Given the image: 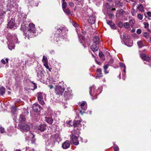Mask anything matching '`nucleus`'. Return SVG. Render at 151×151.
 <instances>
[{
    "mask_svg": "<svg viewBox=\"0 0 151 151\" xmlns=\"http://www.w3.org/2000/svg\"><path fill=\"white\" fill-rule=\"evenodd\" d=\"M55 28L56 32L53 37L54 41L58 42L65 39L66 36L65 26L58 25L55 27Z\"/></svg>",
    "mask_w": 151,
    "mask_h": 151,
    "instance_id": "f257e3e1",
    "label": "nucleus"
},
{
    "mask_svg": "<svg viewBox=\"0 0 151 151\" xmlns=\"http://www.w3.org/2000/svg\"><path fill=\"white\" fill-rule=\"evenodd\" d=\"M80 134V129L79 128H77L76 129H74L71 132V134L70 135V138L73 144L75 145H77L79 144V142L77 136L79 135Z\"/></svg>",
    "mask_w": 151,
    "mask_h": 151,
    "instance_id": "f03ea898",
    "label": "nucleus"
},
{
    "mask_svg": "<svg viewBox=\"0 0 151 151\" xmlns=\"http://www.w3.org/2000/svg\"><path fill=\"white\" fill-rule=\"evenodd\" d=\"M19 42L16 35H12L9 43H7L9 49L12 50V49H14L15 47L14 44L15 43H19Z\"/></svg>",
    "mask_w": 151,
    "mask_h": 151,
    "instance_id": "7ed1b4c3",
    "label": "nucleus"
},
{
    "mask_svg": "<svg viewBox=\"0 0 151 151\" xmlns=\"http://www.w3.org/2000/svg\"><path fill=\"white\" fill-rule=\"evenodd\" d=\"M35 70L37 79L40 80L43 78L45 72L42 68L40 66H37L35 68Z\"/></svg>",
    "mask_w": 151,
    "mask_h": 151,
    "instance_id": "20e7f679",
    "label": "nucleus"
},
{
    "mask_svg": "<svg viewBox=\"0 0 151 151\" xmlns=\"http://www.w3.org/2000/svg\"><path fill=\"white\" fill-rule=\"evenodd\" d=\"M96 87L94 85L89 87V93L90 95L92 96L91 99L93 100L97 98L96 96L97 95L96 93L95 94V93L99 90H100V92L99 94L102 91V90L100 88H99L97 91H96Z\"/></svg>",
    "mask_w": 151,
    "mask_h": 151,
    "instance_id": "39448f33",
    "label": "nucleus"
},
{
    "mask_svg": "<svg viewBox=\"0 0 151 151\" xmlns=\"http://www.w3.org/2000/svg\"><path fill=\"white\" fill-rule=\"evenodd\" d=\"M36 32V29L34 24L33 23H30L25 36H27L29 37H32V35L35 33Z\"/></svg>",
    "mask_w": 151,
    "mask_h": 151,
    "instance_id": "423d86ee",
    "label": "nucleus"
},
{
    "mask_svg": "<svg viewBox=\"0 0 151 151\" xmlns=\"http://www.w3.org/2000/svg\"><path fill=\"white\" fill-rule=\"evenodd\" d=\"M65 89L64 86L59 85H56L55 87V92L56 94L59 96L62 95Z\"/></svg>",
    "mask_w": 151,
    "mask_h": 151,
    "instance_id": "0eeeda50",
    "label": "nucleus"
},
{
    "mask_svg": "<svg viewBox=\"0 0 151 151\" xmlns=\"http://www.w3.org/2000/svg\"><path fill=\"white\" fill-rule=\"evenodd\" d=\"M78 104L80 108L78 109V110L81 114L83 115L85 113L84 111H86L87 109L86 102L84 101L80 102H79Z\"/></svg>",
    "mask_w": 151,
    "mask_h": 151,
    "instance_id": "6e6552de",
    "label": "nucleus"
},
{
    "mask_svg": "<svg viewBox=\"0 0 151 151\" xmlns=\"http://www.w3.org/2000/svg\"><path fill=\"white\" fill-rule=\"evenodd\" d=\"M105 6L107 8L106 11L108 15L111 18H113L114 15L113 14V11L115 10L116 9L115 8L111 9L108 4H106Z\"/></svg>",
    "mask_w": 151,
    "mask_h": 151,
    "instance_id": "1a4fd4ad",
    "label": "nucleus"
},
{
    "mask_svg": "<svg viewBox=\"0 0 151 151\" xmlns=\"http://www.w3.org/2000/svg\"><path fill=\"white\" fill-rule=\"evenodd\" d=\"M37 98L40 103L42 105H44L45 102L43 100L44 96H45V93H43L40 92L37 93Z\"/></svg>",
    "mask_w": 151,
    "mask_h": 151,
    "instance_id": "9d476101",
    "label": "nucleus"
},
{
    "mask_svg": "<svg viewBox=\"0 0 151 151\" xmlns=\"http://www.w3.org/2000/svg\"><path fill=\"white\" fill-rule=\"evenodd\" d=\"M78 118H79L78 116L77 117H76L75 119L76 120H74V127H75L74 129H76L77 128H79L80 129V131L81 130V128L80 127L81 126V122L82 121L81 120H77V119Z\"/></svg>",
    "mask_w": 151,
    "mask_h": 151,
    "instance_id": "9b49d317",
    "label": "nucleus"
},
{
    "mask_svg": "<svg viewBox=\"0 0 151 151\" xmlns=\"http://www.w3.org/2000/svg\"><path fill=\"white\" fill-rule=\"evenodd\" d=\"M7 25L8 27L11 29H14L16 28L15 21L13 19H11L8 22Z\"/></svg>",
    "mask_w": 151,
    "mask_h": 151,
    "instance_id": "f8f14e48",
    "label": "nucleus"
},
{
    "mask_svg": "<svg viewBox=\"0 0 151 151\" xmlns=\"http://www.w3.org/2000/svg\"><path fill=\"white\" fill-rule=\"evenodd\" d=\"M19 128L21 131L22 132L28 131L30 129V127L25 123L21 124L19 126Z\"/></svg>",
    "mask_w": 151,
    "mask_h": 151,
    "instance_id": "ddd939ff",
    "label": "nucleus"
},
{
    "mask_svg": "<svg viewBox=\"0 0 151 151\" xmlns=\"http://www.w3.org/2000/svg\"><path fill=\"white\" fill-rule=\"evenodd\" d=\"M32 109L36 113L40 112L42 109L40 105L36 103L33 104Z\"/></svg>",
    "mask_w": 151,
    "mask_h": 151,
    "instance_id": "4468645a",
    "label": "nucleus"
},
{
    "mask_svg": "<svg viewBox=\"0 0 151 151\" xmlns=\"http://www.w3.org/2000/svg\"><path fill=\"white\" fill-rule=\"evenodd\" d=\"M73 96L72 91L69 88L67 89V100L71 99Z\"/></svg>",
    "mask_w": 151,
    "mask_h": 151,
    "instance_id": "2eb2a0df",
    "label": "nucleus"
},
{
    "mask_svg": "<svg viewBox=\"0 0 151 151\" xmlns=\"http://www.w3.org/2000/svg\"><path fill=\"white\" fill-rule=\"evenodd\" d=\"M88 23L91 24H93L95 23L96 21V16L94 14L90 16L88 19Z\"/></svg>",
    "mask_w": 151,
    "mask_h": 151,
    "instance_id": "dca6fc26",
    "label": "nucleus"
},
{
    "mask_svg": "<svg viewBox=\"0 0 151 151\" xmlns=\"http://www.w3.org/2000/svg\"><path fill=\"white\" fill-rule=\"evenodd\" d=\"M36 128L41 132H43L46 129V127L45 124H40L39 126H36Z\"/></svg>",
    "mask_w": 151,
    "mask_h": 151,
    "instance_id": "f3484780",
    "label": "nucleus"
},
{
    "mask_svg": "<svg viewBox=\"0 0 151 151\" xmlns=\"http://www.w3.org/2000/svg\"><path fill=\"white\" fill-rule=\"evenodd\" d=\"M121 37L124 42L125 41H127L130 39V36L124 33H123L122 36L121 35Z\"/></svg>",
    "mask_w": 151,
    "mask_h": 151,
    "instance_id": "a211bd4d",
    "label": "nucleus"
},
{
    "mask_svg": "<svg viewBox=\"0 0 151 151\" xmlns=\"http://www.w3.org/2000/svg\"><path fill=\"white\" fill-rule=\"evenodd\" d=\"M97 75L95 77L96 79L101 77L103 76L102 74L101 73V70L100 68H98L96 70Z\"/></svg>",
    "mask_w": 151,
    "mask_h": 151,
    "instance_id": "6ab92c4d",
    "label": "nucleus"
},
{
    "mask_svg": "<svg viewBox=\"0 0 151 151\" xmlns=\"http://www.w3.org/2000/svg\"><path fill=\"white\" fill-rule=\"evenodd\" d=\"M124 11L122 9L118 10L116 13V16L117 17L120 18L122 17L123 13Z\"/></svg>",
    "mask_w": 151,
    "mask_h": 151,
    "instance_id": "aec40b11",
    "label": "nucleus"
},
{
    "mask_svg": "<svg viewBox=\"0 0 151 151\" xmlns=\"http://www.w3.org/2000/svg\"><path fill=\"white\" fill-rule=\"evenodd\" d=\"M107 23L110 26L111 29H114L116 28V27L115 25L111 21L109 20L107 21Z\"/></svg>",
    "mask_w": 151,
    "mask_h": 151,
    "instance_id": "412c9836",
    "label": "nucleus"
},
{
    "mask_svg": "<svg viewBox=\"0 0 151 151\" xmlns=\"http://www.w3.org/2000/svg\"><path fill=\"white\" fill-rule=\"evenodd\" d=\"M124 43L126 45L129 47H132L133 45L132 42L130 39L127 40V41H125Z\"/></svg>",
    "mask_w": 151,
    "mask_h": 151,
    "instance_id": "4be33fe9",
    "label": "nucleus"
},
{
    "mask_svg": "<svg viewBox=\"0 0 151 151\" xmlns=\"http://www.w3.org/2000/svg\"><path fill=\"white\" fill-rule=\"evenodd\" d=\"M141 57L142 59L147 61H148L150 60V57H149L147 55L145 54H142L141 55Z\"/></svg>",
    "mask_w": 151,
    "mask_h": 151,
    "instance_id": "5701e85b",
    "label": "nucleus"
},
{
    "mask_svg": "<svg viewBox=\"0 0 151 151\" xmlns=\"http://www.w3.org/2000/svg\"><path fill=\"white\" fill-rule=\"evenodd\" d=\"M93 41L94 43L96 45H98L100 42L99 37L97 36H95L93 38Z\"/></svg>",
    "mask_w": 151,
    "mask_h": 151,
    "instance_id": "b1692460",
    "label": "nucleus"
},
{
    "mask_svg": "<svg viewBox=\"0 0 151 151\" xmlns=\"http://www.w3.org/2000/svg\"><path fill=\"white\" fill-rule=\"evenodd\" d=\"M63 3L62 4V7L63 11L64 12L66 13V2L65 0H62Z\"/></svg>",
    "mask_w": 151,
    "mask_h": 151,
    "instance_id": "393cba45",
    "label": "nucleus"
},
{
    "mask_svg": "<svg viewBox=\"0 0 151 151\" xmlns=\"http://www.w3.org/2000/svg\"><path fill=\"white\" fill-rule=\"evenodd\" d=\"M68 19L70 22L71 23L74 27H78V25L76 22L71 20L69 17Z\"/></svg>",
    "mask_w": 151,
    "mask_h": 151,
    "instance_id": "a878e982",
    "label": "nucleus"
},
{
    "mask_svg": "<svg viewBox=\"0 0 151 151\" xmlns=\"http://www.w3.org/2000/svg\"><path fill=\"white\" fill-rule=\"evenodd\" d=\"M91 49L93 52H96L98 50V47L97 45H93L91 46Z\"/></svg>",
    "mask_w": 151,
    "mask_h": 151,
    "instance_id": "bb28decb",
    "label": "nucleus"
},
{
    "mask_svg": "<svg viewBox=\"0 0 151 151\" xmlns=\"http://www.w3.org/2000/svg\"><path fill=\"white\" fill-rule=\"evenodd\" d=\"M45 120L47 123L49 124H52L53 122V119L52 117H46Z\"/></svg>",
    "mask_w": 151,
    "mask_h": 151,
    "instance_id": "cd10ccee",
    "label": "nucleus"
},
{
    "mask_svg": "<svg viewBox=\"0 0 151 151\" xmlns=\"http://www.w3.org/2000/svg\"><path fill=\"white\" fill-rule=\"evenodd\" d=\"M137 8L141 12H142L144 11L143 6L141 4H139L138 5Z\"/></svg>",
    "mask_w": 151,
    "mask_h": 151,
    "instance_id": "c85d7f7f",
    "label": "nucleus"
},
{
    "mask_svg": "<svg viewBox=\"0 0 151 151\" xmlns=\"http://www.w3.org/2000/svg\"><path fill=\"white\" fill-rule=\"evenodd\" d=\"M99 55L100 58L102 60L104 61L105 60V56L102 52H100L99 53Z\"/></svg>",
    "mask_w": 151,
    "mask_h": 151,
    "instance_id": "c756f323",
    "label": "nucleus"
},
{
    "mask_svg": "<svg viewBox=\"0 0 151 151\" xmlns=\"http://www.w3.org/2000/svg\"><path fill=\"white\" fill-rule=\"evenodd\" d=\"M6 12L2 10H0V19L4 18Z\"/></svg>",
    "mask_w": 151,
    "mask_h": 151,
    "instance_id": "7c9ffc66",
    "label": "nucleus"
},
{
    "mask_svg": "<svg viewBox=\"0 0 151 151\" xmlns=\"http://www.w3.org/2000/svg\"><path fill=\"white\" fill-rule=\"evenodd\" d=\"M81 38L84 41V42L86 44H87V45H90V40L89 37L87 38L86 42V40L84 39V37H83V36H81Z\"/></svg>",
    "mask_w": 151,
    "mask_h": 151,
    "instance_id": "2f4dec72",
    "label": "nucleus"
},
{
    "mask_svg": "<svg viewBox=\"0 0 151 151\" xmlns=\"http://www.w3.org/2000/svg\"><path fill=\"white\" fill-rule=\"evenodd\" d=\"M5 88L4 87L2 86L0 88V94L3 95L5 93Z\"/></svg>",
    "mask_w": 151,
    "mask_h": 151,
    "instance_id": "473e14b6",
    "label": "nucleus"
},
{
    "mask_svg": "<svg viewBox=\"0 0 151 151\" xmlns=\"http://www.w3.org/2000/svg\"><path fill=\"white\" fill-rule=\"evenodd\" d=\"M26 119L25 116L22 115H20V117L19 119V121L20 122H22L25 121Z\"/></svg>",
    "mask_w": 151,
    "mask_h": 151,
    "instance_id": "72a5a7b5",
    "label": "nucleus"
},
{
    "mask_svg": "<svg viewBox=\"0 0 151 151\" xmlns=\"http://www.w3.org/2000/svg\"><path fill=\"white\" fill-rule=\"evenodd\" d=\"M35 136L32 133H29V137L32 138V143H34L35 139L34 138Z\"/></svg>",
    "mask_w": 151,
    "mask_h": 151,
    "instance_id": "f704fd0d",
    "label": "nucleus"
},
{
    "mask_svg": "<svg viewBox=\"0 0 151 151\" xmlns=\"http://www.w3.org/2000/svg\"><path fill=\"white\" fill-rule=\"evenodd\" d=\"M115 6L116 7H120L122 6V3L119 1H115Z\"/></svg>",
    "mask_w": 151,
    "mask_h": 151,
    "instance_id": "c9c22d12",
    "label": "nucleus"
},
{
    "mask_svg": "<svg viewBox=\"0 0 151 151\" xmlns=\"http://www.w3.org/2000/svg\"><path fill=\"white\" fill-rule=\"evenodd\" d=\"M67 126L69 127L74 126V122H73L71 120L69 121L68 122H67Z\"/></svg>",
    "mask_w": 151,
    "mask_h": 151,
    "instance_id": "e433bc0d",
    "label": "nucleus"
},
{
    "mask_svg": "<svg viewBox=\"0 0 151 151\" xmlns=\"http://www.w3.org/2000/svg\"><path fill=\"white\" fill-rule=\"evenodd\" d=\"M137 44L139 48H141L144 45H143L142 42L141 41H138L137 42Z\"/></svg>",
    "mask_w": 151,
    "mask_h": 151,
    "instance_id": "4c0bfd02",
    "label": "nucleus"
},
{
    "mask_svg": "<svg viewBox=\"0 0 151 151\" xmlns=\"http://www.w3.org/2000/svg\"><path fill=\"white\" fill-rule=\"evenodd\" d=\"M42 61L43 64L47 63V57L45 55L43 56Z\"/></svg>",
    "mask_w": 151,
    "mask_h": 151,
    "instance_id": "58836bf2",
    "label": "nucleus"
},
{
    "mask_svg": "<svg viewBox=\"0 0 151 151\" xmlns=\"http://www.w3.org/2000/svg\"><path fill=\"white\" fill-rule=\"evenodd\" d=\"M114 147L113 148L114 151H119V149L118 146L114 143H113Z\"/></svg>",
    "mask_w": 151,
    "mask_h": 151,
    "instance_id": "ea45409f",
    "label": "nucleus"
},
{
    "mask_svg": "<svg viewBox=\"0 0 151 151\" xmlns=\"http://www.w3.org/2000/svg\"><path fill=\"white\" fill-rule=\"evenodd\" d=\"M129 24L131 27H132L135 23L134 20L133 19H131L129 20Z\"/></svg>",
    "mask_w": 151,
    "mask_h": 151,
    "instance_id": "a19ab883",
    "label": "nucleus"
},
{
    "mask_svg": "<svg viewBox=\"0 0 151 151\" xmlns=\"http://www.w3.org/2000/svg\"><path fill=\"white\" fill-rule=\"evenodd\" d=\"M43 65L47 69H48L50 71H51V69H52L50 68L49 67L47 64V63H44Z\"/></svg>",
    "mask_w": 151,
    "mask_h": 151,
    "instance_id": "79ce46f5",
    "label": "nucleus"
},
{
    "mask_svg": "<svg viewBox=\"0 0 151 151\" xmlns=\"http://www.w3.org/2000/svg\"><path fill=\"white\" fill-rule=\"evenodd\" d=\"M145 15L146 17H148V18L151 17V12H148L146 14L145 13Z\"/></svg>",
    "mask_w": 151,
    "mask_h": 151,
    "instance_id": "37998d69",
    "label": "nucleus"
},
{
    "mask_svg": "<svg viewBox=\"0 0 151 151\" xmlns=\"http://www.w3.org/2000/svg\"><path fill=\"white\" fill-rule=\"evenodd\" d=\"M5 132L4 128L2 127H0V133L1 134H3Z\"/></svg>",
    "mask_w": 151,
    "mask_h": 151,
    "instance_id": "c03bdc74",
    "label": "nucleus"
},
{
    "mask_svg": "<svg viewBox=\"0 0 151 151\" xmlns=\"http://www.w3.org/2000/svg\"><path fill=\"white\" fill-rule=\"evenodd\" d=\"M11 110L12 113H14L16 111L17 109L14 106H12L11 107Z\"/></svg>",
    "mask_w": 151,
    "mask_h": 151,
    "instance_id": "a18cd8bd",
    "label": "nucleus"
},
{
    "mask_svg": "<svg viewBox=\"0 0 151 151\" xmlns=\"http://www.w3.org/2000/svg\"><path fill=\"white\" fill-rule=\"evenodd\" d=\"M130 24L129 22H125L124 24V26L126 28H128L129 27Z\"/></svg>",
    "mask_w": 151,
    "mask_h": 151,
    "instance_id": "49530a36",
    "label": "nucleus"
},
{
    "mask_svg": "<svg viewBox=\"0 0 151 151\" xmlns=\"http://www.w3.org/2000/svg\"><path fill=\"white\" fill-rule=\"evenodd\" d=\"M137 18L139 20H141L142 19L143 15L141 14H137Z\"/></svg>",
    "mask_w": 151,
    "mask_h": 151,
    "instance_id": "de8ad7c7",
    "label": "nucleus"
},
{
    "mask_svg": "<svg viewBox=\"0 0 151 151\" xmlns=\"http://www.w3.org/2000/svg\"><path fill=\"white\" fill-rule=\"evenodd\" d=\"M143 35L144 37L146 38H148L149 37L150 34L147 32L145 33Z\"/></svg>",
    "mask_w": 151,
    "mask_h": 151,
    "instance_id": "09e8293b",
    "label": "nucleus"
},
{
    "mask_svg": "<svg viewBox=\"0 0 151 151\" xmlns=\"http://www.w3.org/2000/svg\"><path fill=\"white\" fill-rule=\"evenodd\" d=\"M114 60L112 58H111L109 59V61L108 62V64L110 65L112 64L114 62Z\"/></svg>",
    "mask_w": 151,
    "mask_h": 151,
    "instance_id": "8fccbe9b",
    "label": "nucleus"
},
{
    "mask_svg": "<svg viewBox=\"0 0 151 151\" xmlns=\"http://www.w3.org/2000/svg\"><path fill=\"white\" fill-rule=\"evenodd\" d=\"M119 66L121 68H124L126 67L125 65L122 63H119Z\"/></svg>",
    "mask_w": 151,
    "mask_h": 151,
    "instance_id": "3c124183",
    "label": "nucleus"
},
{
    "mask_svg": "<svg viewBox=\"0 0 151 151\" xmlns=\"http://www.w3.org/2000/svg\"><path fill=\"white\" fill-rule=\"evenodd\" d=\"M71 144V143L70 142L67 140V148H68L70 147Z\"/></svg>",
    "mask_w": 151,
    "mask_h": 151,
    "instance_id": "603ef678",
    "label": "nucleus"
},
{
    "mask_svg": "<svg viewBox=\"0 0 151 151\" xmlns=\"http://www.w3.org/2000/svg\"><path fill=\"white\" fill-rule=\"evenodd\" d=\"M62 147L64 149H66V141H65L62 144Z\"/></svg>",
    "mask_w": 151,
    "mask_h": 151,
    "instance_id": "864d4df0",
    "label": "nucleus"
},
{
    "mask_svg": "<svg viewBox=\"0 0 151 151\" xmlns=\"http://www.w3.org/2000/svg\"><path fill=\"white\" fill-rule=\"evenodd\" d=\"M82 0H75L76 3L77 4H79L82 2Z\"/></svg>",
    "mask_w": 151,
    "mask_h": 151,
    "instance_id": "5fc2aeb1",
    "label": "nucleus"
},
{
    "mask_svg": "<svg viewBox=\"0 0 151 151\" xmlns=\"http://www.w3.org/2000/svg\"><path fill=\"white\" fill-rule=\"evenodd\" d=\"M141 30L140 29H139L137 31V33L138 34H140L141 33Z\"/></svg>",
    "mask_w": 151,
    "mask_h": 151,
    "instance_id": "6e6d98bb",
    "label": "nucleus"
},
{
    "mask_svg": "<svg viewBox=\"0 0 151 151\" xmlns=\"http://www.w3.org/2000/svg\"><path fill=\"white\" fill-rule=\"evenodd\" d=\"M67 14L68 15H70L71 14L70 11L68 9H67Z\"/></svg>",
    "mask_w": 151,
    "mask_h": 151,
    "instance_id": "4d7b16f0",
    "label": "nucleus"
},
{
    "mask_svg": "<svg viewBox=\"0 0 151 151\" xmlns=\"http://www.w3.org/2000/svg\"><path fill=\"white\" fill-rule=\"evenodd\" d=\"M109 65L108 64H107L105 65L104 66V69H107L109 67Z\"/></svg>",
    "mask_w": 151,
    "mask_h": 151,
    "instance_id": "13d9d810",
    "label": "nucleus"
},
{
    "mask_svg": "<svg viewBox=\"0 0 151 151\" xmlns=\"http://www.w3.org/2000/svg\"><path fill=\"white\" fill-rule=\"evenodd\" d=\"M69 4V6L71 7H73L74 5V4L72 2H70Z\"/></svg>",
    "mask_w": 151,
    "mask_h": 151,
    "instance_id": "bf43d9fd",
    "label": "nucleus"
},
{
    "mask_svg": "<svg viewBox=\"0 0 151 151\" xmlns=\"http://www.w3.org/2000/svg\"><path fill=\"white\" fill-rule=\"evenodd\" d=\"M144 25H145V28H147L149 27V24L147 23H145L144 24Z\"/></svg>",
    "mask_w": 151,
    "mask_h": 151,
    "instance_id": "052dcab7",
    "label": "nucleus"
},
{
    "mask_svg": "<svg viewBox=\"0 0 151 151\" xmlns=\"http://www.w3.org/2000/svg\"><path fill=\"white\" fill-rule=\"evenodd\" d=\"M1 62L2 63L4 64H5L6 63V62L5 60L4 59H2L1 60Z\"/></svg>",
    "mask_w": 151,
    "mask_h": 151,
    "instance_id": "680f3d73",
    "label": "nucleus"
},
{
    "mask_svg": "<svg viewBox=\"0 0 151 151\" xmlns=\"http://www.w3.org/2000/svg\"><path fill=\"white\" fill-rule=\"evenodd\" d=\"M106 55L107 56H109V55H110V53L107 51H106Z\"/></svg>",
    "mask_w": 151,
    "mask_h": 151,
    "instance_id": "e2e57ef3",
    "label": "nucleus"
},
{
    "mask_svg": "<svg viewBox=\"0 0 151 151\" xmlns=\"http://www.w3.org/2000/svg\"><path fill=\"white\" fill-rule=\"evenodd\" d=\"M132 14L133 16H135L136 14V12L134 11L133 12L132 11Z\"/></svg>",
    "mask_w": 151,
    "mask_h": 151,
    "instance_id": "0e129e2a",
    "label": "nucleus"
},
{
    "mask_svg": "<svg viewBox=\"0 0 151 151\" xmlns=\"http://www.w3.org/2000/svg\"><path fill=\"white\" fill-rule=\"evenodd\" d=\"M33 83L34 84V89H35L37 88V86L36 84L35 83Z\"/></svg>",
    "mask_w": 151,
    "mask_h": 151,
    "instance_id": "69168bd1",
    "label": "nucleus"
},
{
    "mask_svg": "<svg viewBox=\"0 0 151 151\" xmlns=\"http://www.w3.org/2000/svg\"><path fill=\"white\" fill-rule=\"evenodd\" d=\"M104 72L105 74H107L109 73V72L107 71L106 70L107 69H104Z\"/></svg>",
    "mask_w": 151,
    "mask_h": 151,
    "instance_id": "338daca9",
    "label": "nucleus"
},
{
    "mask_svg": "<svg viewBox=\"0 0 151 151\" xmlns=\"http://www.w3.org/2000/svg\"><path fill=\"white\" fill-rule=\"evenodd\" d=\"M82 33L83 34L85 35L86 34V32L85 31H83L82 32Z\"/></svg>",
    "mask_w": 151,
    "mask_h": 151,
    "instance_id": "774afa93",
    "label": "nucleus"
}]
</instances>
